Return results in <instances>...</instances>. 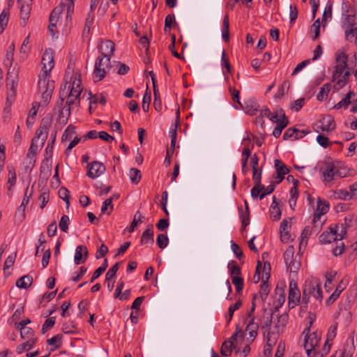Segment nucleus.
<instances>
[{
  "label": "nucleus",
  "instance_id": "16",
  "mask_svg": "<svg viewBox=\"0 0 357 357\" xmlns=\"http://www.w3.org/2000/svg\"><path fill=\"white\" fill-rule=\"evenodd\" d=\"M308 132H305L304 130H300L296 128H288L283 135V139L284 140H296L298 139L303 138L305 136Z\"/></svg>",
  "mask_w": 357,
  "mask_h": 357
},
{
  "label": "nucleus",
  "instance_id": "63",
  "mask_svg": "<svg viewBox=\"0 0 357 357\" xmlns=\"http://www.w3.org/2000/svg\"><path fill=\"white\" fill-rule=\"evenodd\" d=\"M229 92L231 96L232 100L234 102L238 103L241 107L243 108L241 102H240V97H239V91L234 89V87L229 86Z\"/></svg>",
  "mask_w": 357,
  "mask_h": 357
},
{
  "label": "nucleus",
  "instance_id": "62",
  "mask_svg": "<svg viewBox=\"0 0 357 357\" xmlns=\"http://www.w3.org/2000/svg\"><path fill=\"white\" fill-rule=\"evenodd\" d=\"M16 174L13 169H8V184L10 185V186L8 187V190H10L11 188L15 185L16 183Z\"/></svg>",
  "mask_w": 357,
  "mask_h": 357
},
{
  "label": "nucleus",
  "instance_id": "20",
  "mask_svg": "<svg viewBox=\"0 0 357 357\" xmlns=\"http://www.w3.org/2000/svg\"><path fill=\"white\" fill-rule=\"evenodd\" d=\"M274 166L279 178L278 183H280L284 179V176L289 172V169L282 160L278 159L275 160Z\"/></svg>",
  "mask_w": 357,
  "mask_h": 357
},
{
  "label": "nucleus",
  "instance_id": "26",
  "mask_svg": "<svg viewBox=\"0 0 357 357\" xmlns=\"http://www.w3.org/2000/svg\"><path fill=\"white\" fill-rule=\"evenodd\" d=\"M289 316L287 313H284L278 317L277 322L275 323V328L277 329V335L280 331H282L288 323Z\"/></svg>",
  "mask_w": 357,
  "mask_h": 357
},
{
  "label": "nucleus",
  "instance_id": "64",
  "mask_svg": "<svg viewBox=\"0 0 357 357\" xmlns=\"http://www.w3.org/2000/svg\"><path fill=\"white\" fill-rule=\"evenodd\" d=\"M55 319L56 318L54 317H52L45 320L42 327L43 333H45L48 329L54 326L55 324Z\"/></svg>",
  "mask_w": 357,
  "mask_h": 357
},
{
  "label": "nucleus",
  "instance_id": "18",
  "mask_svg": "<svg viewBox=\"0 0 357 357\" xmlns=\"http://www.w3.org/2000/svg\"><path fill=\"white\" fill-rule=\"evenodd\" d=\"M154 232L153 225H149L147 228L143 231L141 238L140 243L142 245H153L154 242Z\"/></svg>",
  "mask_w": 357,
  "mask_h": 357
},
{
  "label": "nucleus",
  "instance_id": "50",
  "mask_svg": "<svg viewBox=\"0 0 357 357\" xmlns=\"http://www.w3.org/2000/svg\"><path fill=\"white\" fill-rule=\"evenodd\" d=\"M350 72L347 70L345 71L342 75V78H339L336 80V83L335 84V87H337V89H341L342 88L345 84L347 83V82L348 81V79L350 76Z\"/></svg>",
  "mask_w": 357,
  "mask_h": 357
},
{
  "label": "nucleus",
  "instance_id": "45",
  "mask_svg": "<svg viewBox=\"0 0 357 357\" xmlns=\"http://www.w3.org/2000/svg\"><path fill=\"white\" fill-rule=\"evenodd\" d=\"M179 117H180V111H179V108H178L177 111H176V119L175 123L174 125V128L172 127L170 128V130L169 132L171 140H176V137H177L176 130H177V127L179 123Z\"/></svg>",
  "mask_w": 357,
  "mask_h": 357
},
{
  "label": "nucleus",
  "instance_id": "40",
  "mask_svg": "<svg viewBox=\"0 0 357 357\" xmlns=\"http://www.w3.org/2000/svg\"><path fill=\"white\" fill-rule=\"evenodd\" d=\"M144 219V216H143L141 213L137 211L134 215L133 220L132 221L130 227L128 228V231L130 233L133 232L138 223L142 222Z\"/></svg>",
  "mask_w": 357,
  "mask_h": 357
},
{
  "label": "nucleus",
  "instance_id": "27",
  "mask_svg": "<svg viewBox=\"0 0 357 357\" xmlns=\"http://www.w3.org/2000/svg\"><path fill=\"white\" fill-rule=\"evenodd\" d=\"M36 340L37 338H30L29 340H26V342H24L23 344L19 345L16 348L17 353L20 354H22L25 350H30L36 344Z\"/></svg>",
  "mask_w": 357,
  "mask_h": 357
},
{
  "label": "nucleus",
  "instance_id": "3",
  "mask_svg": "<svg viewBox=\"0 0 357 357\" xmlns=\"http://www.w3.org/2000/svg\"><path fill=\"white\" fill-rule=\"evenodd\" d=\"M312 321H310V325L303 331L305 335L304 349L309 357H315L320 353L319 344L321 341V333L318 331L310 332V327Z\"/></svg>",
  "mask_w": 357,
  "mask_h": 357
},
{
  "label": "nucleus",
  "instance_id": "54",
  "mask_svg": "<svg viewBox=\"0 0 357 357\" xmlns=\"http://www.w3.org/2000/svg\"><path fill=\"white\" fill-rule=\"evenodd\" d=\"M345 35L347 40H349L350 38H356L357 37V24H350L349 29L345 31Z\"/></svg>",
  "mask_w": 357,
  "mask_h": 357
},
{
  "label": "nucleus",
  "instance_id": "29",
  "mask_svg": "<svg viewBox=\"0 0 357 357\" xmlns=\"http://www.w3.org/2000/svg\"><path fill=\"white\" fill-rule=\"evenodd\" d=\"M336 275H337V271H335L331 270V271L326 272V273H325L326 282L324 284V287H325L326 291H329L330 290H331V289H332L331 284H332V282Z\"/></svg>",
  "mask_w": 357,
  "mask_h": 357
},
{
  "label": "nucleus",
  "instance_id": "19",
  "mask_svg": "<svg viewBox=\"0 0 357 357\" xmlns=\"http://www.w3.org/2000/svg\"><path fill=\"white\" fill-rule=\"evenodd\" d=\"M88 257V250L84 245H78L75 250L74 261L75 264L79 265L84 263Z\"/></svg>",
  "mask_w": 357,
  "mask_h": 357
},
{
  "label": "nucleus",
  "instance_id": "61",
  "mask_svg": "<svg viewBox=\"0 0 357 357\" xmlns=\"http://www.w3.org/2000/svg\"><path fill=\"white\" fill-rule=\"evenodd\" d=\"M94 20V16L91 15L90 13H88V17L86 19L84 27L83 29V34H88L90 31L91 26L92 25Z\"/></svg>",
  "mask_w": 357,
  "mask_h": 357
},
{
  "label": "nucleus",
  "instance_id": "8",
  "mask_svg": "<svg viewBox=\"0 0 357 357\" xmlns=\"http://www.w3.org/2000/svg\"><path fill=\"white\" fill-rule=\"evenodd\" d=\"M321 172L325 183L345 176L333 162H326L324 166L321 168Z\"/></svg>",
  "mask_w": 357,
  "mask_h": 357
},
{
  "label": "nucleus",
  "instance_id": "46",
  "mask_svg": "<svg viewBox=\"0 0 357 357\" xmlns=\"http://www.w3.org/2000/svg\"><path fill=\"white\" fill-rule=\"evenodd\" d=\"M20 331V335L22 339L29 340L33 337V330L30 327H21L18 328Z\"/></svg>",
  "mask_w": 357,
  "mask_h": 357
},
{
  "label": "nucleus",
  "instance_id": "24",
  "mask_svg": "<svg viewBox=\"0 0 357 357\" xmlns=\"http://www.w3.org/2000/svg\"><path fill=\"white\" fill-rule=\"evenodd\" d=\"M63 8L64 6L63 3H61L52 10L49 18L50 24H54V25H56V22L59 18L61 13L63 10Z\"/></svg>",
  "mask_w": 357,
  "mask_h": 357
},
{
  "label": "nucleus",
  "instance_id": "33",
  "mask_svg": "<svg viewBox=\"0 0 357 357\" xmlns=\"http://www.w3.org/2000/svg\"><path fill=\"white\" fill-rule=\"evenodd\" d=\"M259 105L255 100H250L248 102H245V107L243 108L245 110V112L251 116H254L257 114V112L258 111Z\"/></svg>",
  "mask_w": 357,
  "mask_h": 357
},
{
  "label": "nucleus",
  "instance_id": "28",
  "mask_svg": "<svg viewBox=\"0 0 357 357\" xmlns=\"http://www.w3.org/2000/svg\"><path fill=\"white\" fill-rule=\"evenodd\" d=\"M240 211V218L241 219V230L245 229V227L250 224V212L247 202H245V211H242V208Z\"/></svg>",
  "mask_w": 357,
  "mask_h": 357
},
{
  "label": "nucleus",
  "instance_id": "58",
  "mask_svg": "<svg viewBox=\"0 0 357 357\" xmlns=\"http://www.w3.org/2000/svg\"><path fill=\"white\" fill-rule=\"evenodd\" d=\"M251 154V149L248 146H245L242 151L241 165L246 167L248 160Z\"/></svg>",
  "mask_w": 357,
  "mask_h": 357
},
{
  "label": "nucleus",
  "instance_id": "7",
  "mask_svg": "<svg viewBox=\"0 0 357 357\" xmlns=\"http://www.w3.org/2000/svg\"><path fill=\"white\" fill-rule=\"evenodd\" d=\"M338 227L337 225H334V227H330L328 231H325L320 235L319 242L323 244L331 243L333 241L344 238L347 231L342 227L340 232H338Z\"/></svg>",
  "mask_w": 357,
  "mask_h": 357
},
{
  "label": "nucleus",
  "instance_id": "15",
  "mask_svg": "<svg viewBox=\"0 0 357 357\" xmlns=\"http://www.w3.org/2000/svg\"><path fill=\"white\" fill-rule=\"evenodd\" d=\"M347 284L348 280L344 277L340 281L334 292L326 300V305H330L333 303L339 298L340 294L346 289Z\"/></svg>",
  "mask_w": 357,
  "mask_h": 357
},
{
  "label": "nucleus",
  "instance_id": "4",
  "mask_svg": "<svg viewBox=\"0 0 357 357\" xmlns=\"http://www.w3.org/2000/svg\"><path fill=\"white\" fill-rule=\"evenodd\" d=\"M310 296L319 301H321L323 299L321 282L317 278L305 280L303 286V303L307 304L310 302Z\"/></svg>",
  "mask_w": 357,
  "mask_h": 357
},
{
  "label": "nucleus",
  "instance_id": "56",
  "mask_svg": "<svg viewBox=\"0 0 357 357\" xmlns=\"http://www.w3.org/2000/svg\"><path fill=\"white\" fill-rule=\"evenodd\" d=\"M228 267L229 268V272L231 275V278L232 277H238L241 274V268L236 264L235 261H232L231 264H229Z\"/></svg>",
  "mask_w": 357,
  "mask_h": 357
},
{
  "label": "nucleus",
  "instance_id": "5",
  "mask_svg": "<svg viewBox=\"0 0 357 357\" xmlns=\"http://www.w3.org/2000/svg\"><path fill=\"white\" fill-rule=\"evenodd\" d=\"M67 84V83L65 84L63 89L61 87L59 100L57 102L56 105L54 108L55 110H58V112H59L58 119L59 121L63 125H66L68 123V119L70 116V108L72 106L67 105V102H66V105L63 106V102L65 99L64 91L66 88Z\"/></svg>",
  "mask_w": 357,
  "mask_h": 357
},
{
  "label": "nucleus",
  "instance_id": "31",
  "mask_svg": "<svg viewBox=\"0 0 357 357\" xmlns=\"http://www.w3.org/2000/svg\"><path fill=\"white\" fill-rule=\"evenodd\" d=\"M319 230V225L313 226L312 227H310L307 226L305 227L301 234V243H303L305 239H307L312 234H317Z\"/></svg>",
  "mask_w": 357,
  "mask_h": 357
},
{
  "label": "nucleus",
  "instance_id": "9",
  "mask_svg": "<svg viewBox=\"0 0 357 357\" xmlns=\"http://www.w3.org/2000/svg\"><path fill=\"white\" fill-rule=\"evenodd\" d=\"M337 65L332 76L333 82H335L341 77L347 67V55L344 52H340L336 57Z\"/></svg>",
  "mask_w": 357,
  "mask_h": 357
},
{
  "label": "nucleus",
  "instance_id": "25",
  "mask_svg": "<svg viewBox=\"0 0 357 357\" xmlns=\"http://www.w3.org/2000/svg\"><path fill=\"white\" fill-rule=\"evenodd\" d=\"M31 8L30 5L22 3L20 6V19L22 21L21 22L22 26H25L26 24V21L29 20L30 17V12H31Z\"/></svg>",
  "mask_w": 357,
  "mask_h": 357
},
{
  "label": "nucleus",
  "instance_id": "51",
  "mask_svg": "<svg viewBox=\"0 0 357 357\" xmlns=\"http://www.w3.org/2000/svg\"><path fill=\"white\" fill-rule=\"evenodd\" d=\"M32 196V190H31L30 192H29V188H26L24 193V198L22 199V202L19 207V211H22L23 213L25 211L26 206L28 204L29 202V199Z\"/></svg>",
  "mask_w": 357,
  "mask_h": 357
},
{
  "label": "nucleus",
  "instance_id": "17",
  "mask_svg": "<svg viewBox=\"0 0 357 357\" xmlns=\"http://www.w3.org/2000/svg\"><path fill=\"white\" fill-rule=\"evenodd\" d=\"M319 123H321V126H319V128L322 131L331 132L335 128L334 118L330 114L324 116Z\"/></svg>",
  "mask_w": 357,
  "mask_h": 357
},
{
  "label": "nucleus",
  "instance_id": "52",
  "mask_svg": "<svg viewBox=\"0 0 357 357\" xmlns=\"http://www.w3.org/2000/svg\"><path fill=\"white\" fill-rule=\"evenodd\" d=\"M169 242L168 237L166 234H160L157 236L156 243L160 249H164L167 246Z\"/></svg>",
  "mask_w": 357,
  "mask_h": 357
},
{
  "label": "nucleus",
  "instance_id": "60",
  "mask_svg": "<svg viewBox=\"0 0 357 357\" xmlns=\"http://www.w3.org/2000/svg\"><path fill=\"white\" fill-rule=\"evenodd\" d=\"M69 193H70L69 191L66 188H61L59 190V196L61 199H62L66 203L67 208H68L70 206Z\"/></svg>",
  "mask_w": 357,
  "mask_h": 357
},
{
  "label": "nucleus",
  "instance_id": "30",
  "mask_svg": "<svg viewBox=\"0 0 357 357\" xmlns=\"http://www.w3.org/2000/svg\"><path fill=\"white\" fill-rule=\"evenodd\" d=\"M33 282V279L29 275H24L19 278L16 282V286L21 289H27Z\"/></svg>",
  "mask_w": 357,
  "mask_h": 357
},
{
  "label": "nucleus",
  "instance_id": "1",
  "mask_svg": "<svg viewBox=\"0 0 357 357\" xmlns=\"http://www.w3.org/2000/svg\"><path fill=\"white\" fill-rule=\"evenodd\" d=\"M42 64L43 72L38 76V86L44 102H47L50 100L55 87L54 82L50 78V72L54 66V51L52 49L45 50Z\"/></svg>",
  "mask_w": 357,
  "mask_h": 357
},
{
  "label": "nucleus",
  "instance_id": "37",
  "mask_svg": "<svg viewBox=\"0 0 357 357\" xmlns=\"http://www.w3.org/2000/svg\"><path fill=\"white\" fill-rule=\"evenodd\" d=\"M233 341L232 340H225L221 347L220 353L224 356H230L231 354V349L233 347Z\"/></svg>",
  "mask_w": 357,
  "mask_h": 357
},
{
  "label": "nucleus",
  "instance_id": "43",
  "mask_svg": "<svg viewBox=\"0 0 357 357\" xmlns=\"http://www.w3.org/2000/svg\"><path fill=\"white\" fill-rule=\"evenodd\" d=\"M328 209L329 204L326 201L319 199L315 212L324 215L328 211Z\"/></svg>",
  "mask_w": 357,
  "mask_h": 357
},
{
  "label": "nucleus",
  "instance_id": "55",
  "mask_svg": "<svg viewBox=\"0 0 357 357\" xmlns=\"http://www.w3.org/2000/svg\"><path fill=\"white\" fill-rule=\"evenodd\" d=\"M231 278L232 283L234 284V286L236 287V291L238 293H240L243 290V287H244L243 278H241L240 276H238V277L234 276Z\"/></svg>",
  "mask_w": 357,
  "mask_h": 357
},
{
  "label": "nucleus",
  "instance_id": "22",
  "mask_svg": "<svg viewBox=\"0 0 357 357\" xmlns=\"http://www.w3.org/2000/svg\"><path fill=\"white\" fill-rule=\"evenodd\" d=\"M258 328V324L255 323V321H253V319L248 321V325L245 328V331L248 332L249 333V342H252L254 341V340L257 335Z\"/></svg>",
  "mask_w": 357,
  "mask_h": 357
},
{
  "label": "nucleus",
  "instance_id": "48",
  "mask_svg": "<svg viewBox=\"0 0 357 357\" xmlns=\"http://www.w3.org/2000/svg\"><path fill=\"white\" fill-rule=\"evenodd\" d=\"M62 331L67 334H76L78 333L77 328L73 323H65L62 326Z\"/></svg>",
  "mask_w": 357,
  "mask_h": 357
},
{
  "label": "nucleus",
  "instance_id": "47",
  "mask_svg": "<svg viewBox=\"0 0 357 357\" xmlns=\"http://www.w3.org/2000/svg\"><path fill=\"white\" fill-rule=\"evenodd\" d=\"M175 22V16L174 14H169L166 16L165 20V28L164 31L165 33L170 31L172 24H174Z\"/></svg>",
  "mask_w": 357,
  "mask_h": 357
},
{
  "label": "nucleus",
  "instance_id": "12",
  "mask_svg": "<svg viewBox=\"0 0 357 357\" xmlns=\"http://www.w3.org/2000/svg\"><path fill=\"white\" fill-rule=\"evenodd\" d=\"M52 158H44L40 167L39 181L45 183L51 175L52 172Z\"/></svg>",
  "mask_w": 357,
  "mask_h": 357
},
{
  "label": "nucleus",
  "instance_id": "42",
  "mask_svg": "<svg viewBox=\"0 0 357 357\" xmlns=\"http://www.w3.org/2000/svg\"><path fill=\"white\" fill-rule=\"evenodd\" d=\"M298 181H295L290 190L291 198L289 199V204L291 207H292V201H294V206H296V200L298 197Z\"/></svg>",
  "mask_w": 357,
  "mask_h": 357
},
{
  "label": "nucleus",
  "instance_id": "11",
  "mask_svg": "<svg viewBox=\"0 0 357 357\" xmlns=\"http://www.w3.org/2000/svg\"><path fill=\"white\" fill-rule=\"evenodd\" d=\"M106 168L105 165L98 161H93L88 165L86 176L94 179L105 173Z\"/></svg>",
  "mask_w": 357,
  "mask_h": 357
},
{
  "label": "nucleus",
  "instance_id": "49",
  "mask_svg": "<svg viewBox=\"0 0 357 357\" xmlns=\"http://www.w3.org/2000/svg\"><path fill=\"white\" fill-rule=\"evenodd\" d=\"M70 224V218L67 215H63L61 216V220L59 223V227L60 229L67 233L68 231V225Z\"/></svg>",
  "mask_w": 357,
  "mask_h": 357
},
{
  "label": "nucleus",
  "instance_id": "21",
  "mask_svg": "<svg viewBox=\"0 0 357 357\" xmlns=\"http://www.w3.org/2000/svg\"><path fill=\"white\" fill-rule=\"evenodd\" d=\"M290 222L287 220H283L280 224V239L283 243H288L291 239V235L289 232Z\"/></svg>",
  "mask_w": 357,
  "mask_h": 357
},
{
  "label": "nucleus",
  "instance_id": "13",
  "mask_svg": "<svg viewBox=\"0 0 357 357\" xmlns=\"http://www.w3.org/2000/svg\"><path fill=\"white\" fill-rule=\"evenodd\" d=\"M100 52V56L109 58L114 55L115 44L110 40L102 41L98 46Z\"/></svg>",
  "mask_w": 357,
  "mask_h": 357
},
{
  "label": "nucleus",
  "instance_id": "38",
  "mask_svg": "<svg viewBox=\"0 0 357 357\" xmlns=\"http://www.w3.org/2000/svg\"><path fill=\"white\" fill-rule=\"evenodd\" d=\"M112 201L113 197H109L103 202L101 207L102 213L109 215L112 213L114 208Z\"/></svg>",
  "mask_w": 357,
  "mask_h": 357
},
{
  "label": "nucleus",
  "instance_id": "35",
  "mask_svg": "<svg viewBox=\"0 0 357 357\" xmlns=\"http://www.w3.org/2000/svg\"><path fill=\"white\" fill-rule=\"evenodd\" d=\"M354 96L355 93L353 91L349 92L342 100H340L334 106V109H339L342 107L347 108L349 105L351 103V98Z\"/></svg>",
  "mask_w": 357,
  "mask_h": 357
},
{
  "label": "nucleus",
  "instance_id": "14",
  "mask_svg": "<svg viewBox=\"0 0 357 357\" xmlns=\"http://www.w3.org/2000/svg\"><path fill=\"white\" fill-rule=\"evenodd\" d=\"M272 324V317H268L264 323L261 326V330L263 331L264 335H266V339L268 340V346L271 347L275 344V339L277 338V334L274 332L271 333L270 328Z\"/></svg>",
  "mask_w": 357,
  "mask_h": 357
},
{
  "label": "nucleus",
  "instance_id": "53",
  "mask_svg": "<svg viewBox=\"0 0 357 357\" xmlns=\"http://www.w3.org/2000/svg\"><path fill=\"white\" fill-rule=\"evenodd\" d=\"M119 264L120 262H117L108 270L105 275V280L107 281L111 280L116 276V272L119 268Z\"/></svg>",
  "mask_w": 357,
  "mask_h": 357
},
{
  "label": "nucleus",
  "instance_id": "59",
  "mask_svg": "<svg viewBox=\"0 0 357 357\" xmlns=\"http://www.w3.org/2000/svg\"><path fill=\"white\" fill-rule=\"evenodd\" d=\"M242 305V302L241 300H238L233 305H231L228 309V314H229V317H228V319H227V322L229 323L231 319H232V317H233V314H234V312L238 310L241 306Z\"/></svg>",
  "mask_w": 357,
  "mask_h": 357
},
{
  "label": "nucleus",
  "instance_id": "34",
  "mask_svg": "<svg viewBox=\"0 0 357 357\" xmlns=\"http://www.w3.org/2000/svg\"><path fill=\"white\" fill-rule=\"evenodd\" d=\"M62 337L63 335L61 334H57L47 340V343L48 344L54 347V348L51 349L52 351L61 347L62 344Z\"/></svg>",
  "mask_w": 357,
  "mask_h": 357
},
{
  "label": "nucleus",
  "instance_id": "10",
  "mask_svg": "<svg viewBox=\"0 0 357 357\" xmlns=\"http://www.w3.org/2000/svg\"><path fill=\"white\" fill-rule=\"evenodd\" d=\"M288 299L289 307H294L299 303L301 300L300 290L296 282L294 280H291L289 282V292Z\"/></svg>",
  "mask_w": 357,
  "mask_h": 357
},
{
  "label": "nucleus",
  "instance_id": "2",
  "mask_svg": "<svg viewBox=\"0 0 357 357\" xmlns=\"http://www.w3.org/2000/svg\"><path fill=\"white\" fill-rule=\"evenodd\" d=\"M51 123L48 119H43L38 129L36 130L35 136L31 140V146L26 154V158L30 159V164L33 166L36 163V155L38 147L42 148L48 136V130Z\"/></svg>",
  "mask_w": 357,
  "mask_h": 357
},
{
  "label": "nucleus",
  "instance_id": "39",
  "mask_svg": "<svg viewBox=\"0 0 357 357\" xmlns=\"http://www.w3.org/2000/svg\"><path fill=\"white\" fill-rule=\"evenodd\" d=\"M331 89V85L329 83L325 84L321 89L317 96V99L319 101H323L328 97V93Z\"/></svg>",
  "mask_w": 357,
  "mask_h": 357
},
{
  "label": "nucleus",
  "instance_id": "57",
  "mask_svg": "<svg viewBox=\"0 0 357 357\" xmlns=\"http://www.w3.org/2000/svg\"><path fill=\"white\" fill-rule=\"evenodd\" d=\"M294 249L293 246H289L284 253V260L286 264L291 262L294 259Z\"/></svg>",
  "mask_w": 357,
  "mask_h": 357
},
{
  "label": "nucleus",
  "instance_id": "41",
  "mask_svg": "<svg viewBox=\"0 0 357 357\" xmlns=\"http://www.w3.org/2000/svg\"><path fill=\"white\" fill-rule=\"evenodd\" d=\"M270 213L274 220H278L280 218L281 211L278 206V203L276 202V199L275 197H273V204L270 208Z\"/></svg>",
  "mask_w": 357,
  "mask_h": 357
},
{
  "label": "nucleus",
  "instance_id": "36",
  "mask_svg": "<svg viewBox=\"0 0 357 357\" xmlns=\"http://www.w3.org/2000/svg\"><path fill=\"white\" fill-rule=\"evenodd\" d=\"M56 133L52 134L45 151V157L52 158L53 155L54 144L56 140Z\"/></svg>",
  "mask_w": 357,
  "mask_h": 357
},
{
  "label": "nucleus",
  "instance_id": "6",
  "mask_svg": "<svg viewBox=\"0 0 357 357\" xmlns=\"http://www.w3.org/2000/svg\"><path fill=\"white\" fill-rule=\"evenodd\" d=\"M110 59L100 56L97 57L93 73L95 82L100 81L106 76L108 70L111 68Z\"/></svg>",
  "mask_w": 357,
  "mask_h": 357
},
{
  "label": "nucleus",
  "instance_id": "32",
  "mask_svg": "<svg viewBox=\"0 0 357 357\" xmlns=\"http://www.w3.org/2000/svg\"><path fill=\"white\" fill-rule=\"evenodd\" d=\"M10 17V12L8 9H3L0 14V33H3L7 26Z\"/></svg>",
  "mask_w": 357,
  "mask_h": 357
},
{
  "label": "nucleus",
  "instance_id": "44",
  "mask_svg": "<svg viewBox=\"0 0 357 357\" xmlns=\"http://www.w3.org/2000/svg\"><path fill=\"white\" fill-rule=\"evenodd\" d=\"M130 178L132 183L137 184L142 177L141 172L137 168H131L130 169Z\"/></svg>",
  "mask_w": 357,
  "mask_h": 357
},
{
  "label": "nucleus",
  "instance_id": "23",
  "mask_svg": "<svg viewBox=\"0 0 357 357\" xmlns=\"http://www.w3.org/2000/svg\"><path fill=\"white\" fill-rule=\"evenodd\" d=\"M81 93L79 91L70 90L66 100L67 105L79 106L80 102Z\"/></svg>",
  "mask_w": 357,
  "mask_h": 357
}]
</instances>
